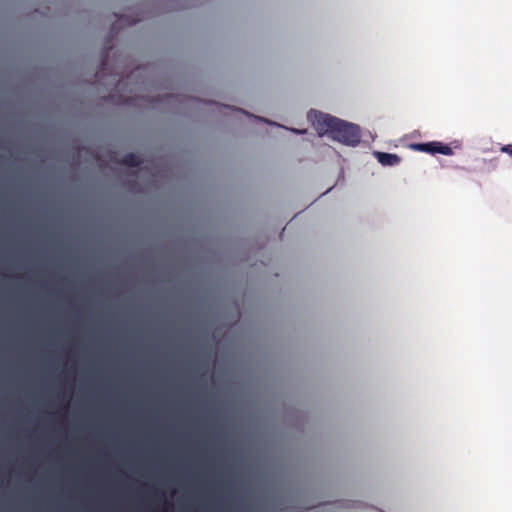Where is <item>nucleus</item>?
<instances>
[{"label":"nucleus","mask_w":512,"mask_h":512,"mask_svg":"<svg viewBox=\"0 0 512 512\" xmlns=\"http://www.w3.org/2000/svg\"><path fill=\"white\" fill-rule=\"evenodd\" d=\"M308 118L320 136L329 135L348 146H356L360 142V129L355 124L318 111H311Z\"/></svg>","instance_id":"f257e3e1"},{"label":"nucleus","mask_w":512,"mask_h":512,"mask_svg":"<svg viewBox=\"0 0 512 512\" xmlns=\"http://www.w3.org/2000/svg\"><path fill=\"white\" fill-rule=\"evenodd\" d=\"M408 147L411 150L424 152L432 155L438 153L450 156L453 154V150L449 145L439 141H431L427 143H411L408 145Z\"/></svg>","instance_id":"f03ea898"},{"label":"nucleus","mask_w":512,"mask_h":512,"mask_svg":"<svg viewBox=\"0 0 512 512\" xmlns=\"http://www.w3.org/2000/svg\"><path fill=\"white\" fill-rule=\"evenodd\" d=\"M373 154L377 161L383 166H395L401 161V158L397 154L379 151H375Z\"/></svg>","instance_id":"7ed1b4c3"},{"label":"nucleus","mask_w":512,"mask_h":512,"mask_svg":"<svg viewBox=\"0 0 512 512\" xmlns=\"http://www.w3.org/2000/svg\"><path fill=\"white\" fill-rule=\"evenodd\" d=\"M120 163L128 167H138L142 164V159L135 153H128L123 156Z\"/></svg>","instance_id":"20e7f679"},{"label":"nucleus","mask_w":512,"mask_h":512,"mask_svg":"<svg viewBox=\"0 0 512 512\" xmlns=\"http://www.w3.org/2000/svg\"><path fill=\"white\" fill-rule=\"evenodd\" d=\"M501 152L507 153L512 157V145H504L500 148Z\"/></svg>","instance_id":"39448f33"},{"label":"nucleus","mask_w":512,"mask_h":512,"mask_svg":"<svg viewBox=\"0 0 512 512\" xmlns=\"http://www.w3.org/2000/svg\"><path fill=\"white\" fill-rule=\"evenodd\" d=\"M105 60L102 61V68L100 71L97 72V76L102 72V70H104V67H105Z\"/></svg>","instance_id":"423d86ee"},{"label":"nucleus","mask_w":512,"mask_h":512,"mask_svg":"<svg viewBox=\"0 0 512 512\" xmlns=\"http://www.w3.org/2000/svg\"><path fill=\"white\" fill-rule=\"evenodd\" d=\"M138 21H140V19H134V20H132V21H127V23H128V24H133V23H136V22H138Z\"/></svg>","instance_id":"0eeeda50"},{"label":"nucleus","mask_w":512,"mask_h":512,"mask_svg":"<svg viewBox=\"0 0 512 512\" xmlns=\"http://www.w3.org/2000/svg\"><path fill=\"white\" fill-rule=\"evenodd\" d=\"M296 133H299V134H302L304 133L305 131H301V130H294Z\"/></svg>","instance_id":"6e6552de"}]
</instances>
